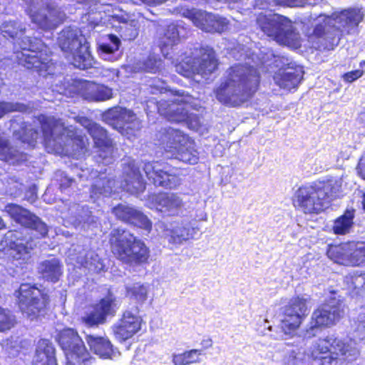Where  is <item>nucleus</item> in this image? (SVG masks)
<instances>
[{
    "label": "nucleus",
    "mask_w": 365,
    "mask_h": 365,
    "mask_svg": "<svg viewBox=\"0 0 365 365\" xmlns=\"http://www.w3.org/2000/svg\"><path fill=\"white\" fill-rule=\"evenodd\" d=\"M5 211L23 227L8 231L0 245L3 249L7 247L14 259L27 260L39 240L47 236L48 226L38 216L17 204H7Z\"/></svg>",
    "instance_id": "nucleus-1"
},
{
    "label": "nucleus",
    "mask_w": 365,
    "mask_h": 365,
    "mask_svg": "<svg viewBox=\"0 0 365 365\" xmlns=\"http://www.w3.org/2000/svg\"><path fill=\"white\" fill-rule=\"evenodd\" d=\"M1 34L5 38L14 41L20 39L19 46L21 51H16L19 64L27 69L35 70L41 76L53 73V62L51 51L38 38L23 36L26 31L25 25L18 19L4 21L0 27Z\"/></svg>",
    "instance_id": "nucleus-2"
},
{
    "label": "nucleus",
    "mask_w": 365,
    "mask_h": 365,
    "mask_svg": "<svg viewBox=\"0 0 365 365\" xmlns=\"http://www.w3.org/2000/svg\"><path fill=\"white\" fill-rule=\"evenodd\" d=\"M215 88L217 100L227 107H238L247 102L257 91L260 76L251 66L235 64L227 71Z\"/></svg>",
    "instance_id": "nucleus-3"
},
{
    "label": "nucleus",
    "mask_w": 365,
    "mask_h": 365,
    "mask_svg": "<svg viewBox=\"0 0 365 365\" xmlns=\"http://www.w3.org/2000/svg\"><path fill=\"white\" fill-rule=\"evenodd\" d=\"M141 168L148 180L155 187L173 189L180 184V178L176 175L164 170L163 165L158 161H141L139 163L129 160L123 163V167L124 179L120 183V187L123 190L131 195L143 192L146 184L140 172Z\"/></svg>",
    "instance_id": "nucleus-4"
},
{
    "label": "nucleus",
    "mask_w": 365,
    "mask_h": 365,
    "mask_svg": "<svg viewBox=\"0 0 365 365\" xmlns=\"http://www.w3.org/2000/svg\"><path fill=\"white\" fill-rule=\"evenodd\" d=\"M359 21V11L354 9L334 12L331 16L320 14L316 19L310 38L318 45L319 49L333 50L339 44L343 30L349 31L357 26Z\"/></svg>",
    "instance_id": "nucleus-5"
},
{
    "label": "nucleus",
    "mask_w": 365,
    "mask_h": 365,
    "mask_svg": "<svg viewBox=\"0 0 365 365\" xmlns=\"http://www.w3.org/2000/svg\"><path fill=\"white\" fill-rule=\"evenodd\" d=\"M341 180L330 178L299 187L295 192L294 205L304 213H319L327 209L341 194Z\"/></svg>",
    "instance_id": "nucleus-6"
},
{
    "label": "nucleus",
    "mask_w": 365,
    "mask_h": 365,
    "mask_svg": "<svg viewBox=\"0 0 365 365\" xmlns=\"http://www.w3.org/2000/svg\"><path fill=\"white\" fill-rule=\"evenodd\" d=\"M311 357L320 365H337L352 362L360 355L356 344L351 339H342L334 334L318 339L312 345Z\"/></svg>",
    "instance_id": "nucleus-7"
},
{
    "label": "nucleus",
    "mask_w": 365,
    "mask_h": 365,
    "mask_svg": "<svg viewBox=\"0 0 365 365\" xmlns=\"http://www.w3.org/2000/svg\"><path fill=\"white\" fill-rule=\"evenodd\" d=\"M176 95L179 98L175 99L171 103H162L158 104L152 101L147 103L145 110L155 113L158 111L164 115L169 121L174 123H185L187 127L197 130L201 125L200 116L190 112V108L198 110L199 104L192 96L185 91H177ZM147 115L149 113L147 112Z\"/></svg>",
    "instance_id": "nucleus-8"
},
{
    "label": "nucleus",
    "mask_w": 365,
    "mask_h": 365,
    "mask_svg": "<svg viewBox=\"0 0 365 365\" xmlns=\"http://www.w3.org/2000/svg\"><path fill=\"white\" fill-rule=\"evenodd\" d=\"M58 43L74 67L81 70L93 67L94 60L88 43L78 27L70 26L64 28L58 34Z\"/></svg>",
    "instance_id": "nucleus-9"
},
{
    "label": "nucleus",
    "mask_w": 365,
    "mask_h": 365,
    "mask_svg": "<svg viewBox=\"0 0 365 365\" xmlns=\"http://www.w3.org/2000/svg\"><path fill=\"white\" fill-rule=\"evenodd\" d=\"M344 308L340 296L335 291L330 292L324 302L313 312L304 338L314 337L322 328L334 324L344 315Z\"/></svg>",
    "instance_id": "nucleus-10"
},
{
    "label": "nucleus",
    "mask_w": 365,
    "mask_h": 365,
    "mask_svg": "<svg viewBox=\"0 0 365 365\" xmlns=\"http://www.w3.org/2000/svg\"><path fill=\"white\" fill-rule=\"evenodd\" d=\"M14 294L22 314L31 321L38 319L46 314L50 302L49 296L36 284L22 283Z\"/></svg>",
    "instance_id": "nucleus-11"
},
{
    "label": "nucleus",
    "mask_w": 365,
    "mask_h": 365,
    "mask_svg": "<svg viewBox=\"0 0 365 365\" xmlns=\"http://www.w3.org/2000/svg\"><path fill=\"white\" fill-rule=\"evenodd\" d=\"M257 22L261 30L277 43L288 46L299 43L300 35L287 17L277 14L259 15Z\"/></svg>",
    "instance_id": "nucleus-12"
},
{
    "label": "nucleus",
    "mask_w": 365,
    "mask_h": 365,
    "mask_svg": "<svg viewBox=\"0 0 365 365\" xmlns=\"http://www.w3.org/2000/svg\"><path fill=\"white\" fill-rule=\"evenodd\" d=\"M31 21L44 30L54 29L62 23L63 14L53 0H23Z\"/></svg>",
    "instance_id": "nucleus-13"
},
{
    "label": "nucleus",
    "mask_w": 365,
    "mask_h": 365,
    "mask_svg": "<svg viewBox=\"0 0 365 365\" xmlns=\"http://www.w3.org/2000/svg\"><path fill=\"white\" fill-rule=\"evenodd\" d=\"M56 340L64 351L66 365H87L89 363V353L76 330L63 329L58 332Z\"/></svg>",
    "instance_id": "nucleus-14"
},
{
    "label": "nucleus",
    "mask_w": 365,
    "mask_h": 365,
    "mask_svg": "<svg viewBox=\"0 0 365 365\" xmlns=\"http://www.w3.org/2000/svg\"><path fill=\"white\" fill-rule=\"evenodd\" d=\"M200 57L194 61L191 57H186L185 61H179L177 59L175 71L182 76L189 77L192 73L201 75L205 78H208L217 68V62L214 50L209 47H202Z\"/></svg>",
    "instance_id": "nucleus-15"
},
{
    "label": "nucleus",
    "mask_w": 365,
    "mask_h": 365,
    "mask_svg": "<svg viewBox=\"0 0 365 365\" xmlns=\"http://www.w3.org/2000/svg\"><path fill=\"white\" fill-rule=\"evenodd\" d=\"M329 259L345 266H365V242L349 241L330 245L327 251Z\"/></svg>",
    "instance_id": "nucleus-16"
},
{
    "label": "nucleus",
    "mask_w": 365,
    "mask_h": 365,
    "mask_svg": "<svg viewBox=\"0 0 365 365\" xmlns=\"http://www.w3.org/2000/svg\"><path fill=\"white\" fill-rule=\"evenodd\" d=\"M308 298L297 296L290 299L288 304L283 309V318L280 324L277 327L279 329V336L276 338H283L294 332L301 324L303 319L308 314Z\"/></svg>",
    "instance_id": "nucleus-17"
},
{
    "label": "nucleus",
    "mask_w": 365,
    "mask_h": 365,
    "mask_svg": "<svg viewBox=\"0 0 365 365\" xmlns=\"http://www.w3.org/2000/svg\"><path fill=\"white\" fill-rule=\"evenodd\" d=\"M138 307L125 310L111 327L115 339L122 343L132 338L141 329L142 319Z\"/></svg>",
    "instance_id": "nucleus-18"
},
{
    "label": "nucleus",
    "mask_w": 365,
    "mask_h": 365,
    "mask_svg": "<svg viewBox=\"0 0 365 365\" xmlns=\"http://www.w3.org/2000/svg\"><path fill=\"white\" fill-rule=\"evenodd\" d=\"M155 207L163 217H187L191 212L190 206L183 198L173 192L162 193L156 196Z\"/></svg>",
    "instance_id": "nucleus-19"
},
{
    "label": "nucleus",
    "mask_w": 365,
    "mask_h": 365,
    "mask_svg": "<svg viewBox=\"0 0 365 365\" xmlns=\"http://www.w3.org/2000/svg\"><path fill=\"white\" fill-rule=\"evenodd\" d=\"M93 140L94 145L98 148L96 161L108 165L113 161V148L112 140L108 137L107 130L98 123H93L88 133Z\"/></svg>",
    "instance_id": "nucleus-20"
},
{
    "label": "nucleus",
    "mask_w": 365,
    "mask_h": 365,
    "mask_svg": "<svg viewBox=\"0 0 365 365\" xmlns=\"http://www.w3.org/2000/svg\"><path fill=\"white\" fill-rule=\"evenodd\" d=\"M103 120L113 128L122 133L133 129L132 124L137 119L136 115L130 110L121 106L108 108L102 114Z\"/></svg>",
    "instance_id": "nucleus-21"
},
{
    "label": "nucleus",
    "mask_w": 365,
    "mask_h": 365,
    "mask_svg": "<svg viewBox=\"0 0 365 365\" xmlns=\"http://www.w3.org/2000/svg\"><path fill=\"white\" fill-rule=\"evenodd\" d=\"M68 222L73 225L76 230L91 235L98 230L100 225L99 219L93 215L92 211L87 205H77L75 212L71 213Z\"/></svg>",
    "instance_id": "nucleus-22"
},
{
    "label": "nucleus",
    "mask_w": 365,
    "mask_h": 365,
    "mask_svg": "<svg viewBox=\"0 0 365 365\" xmlns=\"http://www.w3.org/2000/svg\"><path fill=\"white\" fill-rule=\"evenodd\" d=\"M113 215L120 220L149 232L152 222L140 210L125 204H118L113 208Z\"/></svg>",
    "instance_id": "nucleus-23"
},
{
    "label": "nucleus",
    "mask_w": 365,
    "mask_h": 365,
    "mask_svg": "<svg viewBox=\"0 0 365 365\" xmlns=\"http://www.w3.org/2000/svg\"><path fill=\"white\" fill-rule=\"evenodd\" d=\"M190 17L195 24L202 31L209 33H222L228 24L226 18L202 11H190Z\"/></svg>",
    "instance_id": "nucleus-24"
},
{
    "label": "nucleus",
    "mask_w": 365,
    "mask_h": 365,
    "mask_svg": "<svg viewBox=\"0 0 365 365\" xmlns=\"http://www.w3.org/2000/svg\"><path fill=\"white\" fill-rule=\"evenodd\" d=\"M195 220L191 221L182 220L180 223L171 225L165 232V237L170 244L180 245L188 240L199 231Z\"/></svg>",
    "instance_id": "nucleus-25"
},
{
    "label": "nucleus",
    "mask_w": 365,
    "mask_h": 365,
    "mask_svg": "<svg viewBox=\"0 0 365 365\" xmlns=\"http://www.w3.org/2000/svg\"><path fill=\"white\" fill-rule=\"evenodd\" d=\"M41 133L43 138V141L46 146L56 147V149L64 150L66 147L67 140L66 138H69L68 136V132L66 131V136L63 133V129L58 127L53 120L50 118H46L41 121ZM66 132V130H63Z\"/></svg>",
    "instance_id": "nucleus-26"
},
{
    "label": "nucleus",
    "mask_w": 365,
    "mask_h": 365,
    "mask_svg": "<svg viewBox=\"0 0 365 365\" xmlns=\"http://www.w3.org/2000/svg\"><path fill=\"white\" fill-rule=\"evenodd\" d=\"M135 237L130 232L118 228L111 232L110 243L113 252L121 261L129 257L134 245Z\"/></svg>",
    "instance_id": "nucleus-27"
},
{
    "label": "nucleus",
    "mask_w": 365,
    "mask_h": 365,
    "mask_svg": "<svg viewBox=\"0 0 365 365\" xmlns=\"http://www.w3.org/2000/svg\"><path fill=\"white\" fill-rule=\"evenodd\" d=\"M157 138L160 142V145L165 150V155L173 153V150H175V147L181 145L187 141L188 136L181 130L172 127H165L157 133Z\"/></svg>",
    "instance_id": "nucleus-28"
},
{
    "label": "nucleus",
    "mask_w": 365,
    "mask_h": 365,
    "mask_svg": "<svg viewBox=\"0 0 365 365\" xmlns=\"http://www.w3.org/2000/svg\"><path fill=\"white\" fill-rule=\"evenodd\" d=\"M10 130L16 139L27 143L30 146H34L40 136L39 130L33 128L31 124L24 122L21 117H17L10 120Z\"/></svg>",
    "instance_id": "nucleus-29"
},
{
    "label": "nucleus",
    "mask_w": 365,
    "mask_h": 365,
    "mask_svg": "<svg viewBox=\"0 0 365 365\" xmlns=\"http://www.w3.org/2000/svg\"><path fill=\"white\" fill-rule=\"evenodd\" d=\"M111 287L101 290V297L94 306L108 319L113 317L121 306L120 297Z\"/></svg>",
    "instance_id": "nucleus-30"
},
{
    "label": "nucleus",
    "mask_w": 365,
    "mask_h": 365,
    "mask_svg": "<svg viewBox=\"0 0 365 365\" xmlns=\"http://www.w3.org/2000/svg\"><path fill=\"white\" fill-rule=\"evenodd\" d=\"M120 38L115 34H109L98 42V53L104 61L113 62L122 56Z\"/></svg>",
    "instance_id": "nucleus-31"
},
{
    "label": "nucleus",
    "mask_w": 365,
    "mask_h": 365,
    "mask_svg": "<svg viewBox=\"0 0 365 365\" xmlns=\"http://www.w3.org/2000/svg\"><path fill=\"white\" fill-rule=\"evenodd\" d=\"M81 95L90 102L106 101L113 98V90L104 85H96L90 81L78 82Z\"/></svg>",
    "instance_id": "nucleus-32"
},
{
    "label": "nucleus",
    "mask_w": 365,
    "mask_h": 365,
    "mask_svg": "<svg viewBox=\"0 0 365 365\" xmlns=\"http://www.w3.org/2000/svg\"><path fill=\"white\" fill-rule=\"evenodd\" d=\"M180 26L175 24H170L158 42V46L161 53L165 58H174V51L180 41Z\"/></svg>",
    "instance_id": "nucleus-33"
},
{
    "label": "nucleus",
    "mask_w": 365,
    "mask_h": 365,
    "mask_svg": "<svg viewBox=\"0 0 365 365\" xmlns=\"http://www.w3.org/2000/svg\"><path fill=\"white\" fill-rule=\"evenodd\" d=\"M63 264L56 257L45 259L38 265V272L45 281L56 283L63 274Z\"/></svg>",
    "instance_id": "nucleus-34"
},
{
    "label": "nucleus",
    "mask_w": 365,
    "mask_h": 365,
    "mask_svg": "<svg viewBox=\"0 0 365 365\" xmlns=\"http://www.w3.org/2000/svg\"><path fill=\"white\" fill-rule=\"evenodd\" d=\"M34 365H58L56 349L48 339L39 340L36 349Z\"/></svg>",
    "instance_id": "nucleus-35"
},
{
    "label": "nucleus",
    "mask_w": 365,
    "mask_h": 365,
    "mask_svg": "<svg viewBox=\"0 0 365 365\" xmlns=\"http://www.w3.org/2000/svg\"><path fill=\"white\" fill-rule=\"evenodd\" d=\"M115 180L108 178H97L90 187V198L95 202L101 197H107L116 191Z\"/></svg>",
    "instance_id": "nucleus-36"
},
{
    "label": "nucleus",
    "mask_w": 365,
    "mask_h": 365,
    "mask_svg": "<svg viewBox=\"0 0 365 365\" xmlns=\"http://www.w3.org/2000/svg\"><path fill=\"white\" fill-rule=\"evenodd\" d=\"M86 341L91 350L100 357L108 359L113 354V346L108 338L89 334Z\"/></svg>",
    "instance_id": "nucleus-37"
},
{
    "label": "nucleus",
    "mask_w": 365,
    "mask_h": 365,
    "mask_svg": "<svg viewBox=\"0 0 365 365\" xmlns=\"http://www.w3.org/2000/svg\"><path fill=\"white\" fill-rule=\"evenodd\" d=\"M173 150V153L167 155L168 158H174L185 163L195 165L199 160L197 151L194 148L192 143L187 139V143H182Z\"/></svg>",
    "instance_id": "nucleus-38"
},
{
    "label": "nucleus",
    "mask_w": 365,
    "mask_h": 365,
    "mask_svg": "<svg viewBox=\"0 0 365 365\" xmlns=\"http://www.w3.org/2000/svg\"><path fill=\"white\" fill-rule=\"evenodd\" d=\"M125 296L138 304H143L148 298L149 287L140 282L125 284Z\"/></svg>",
    "instance_id": "nucleus-39"
},
{
    "label": "nucleus",
    "mask_w": 365,
    "mask_h": 365,
    "mask_svg": "<svg viewBox=\"0 0 365 365\" xmlns=\"http://www.w3.org/2000/svg\"><path fill=\"white\" fill-rule=\"evenodd\" d=\"M302 75L303 72L301 67L291 68L282 73L279 81V85L284 89L291 91L296 88L300 83Z\"/></svg>",
    "instance_id": "nucleus-40"
},
{
    "label": "nucleus",
    "mask_w": 365,
    "mask_h": 365,
    "mask_svg": "<svg viewBox=\"0 0 365 365\" xmlns=\"http://www.w3.org/2000/svg\"><path fill=\"white\" fill-rule=\"evenodd\" d=\"M148 257L149 249L141 240L136 237L131 252H129V257L124 259L123 262L128 264H140L147 262Z\"/></svg>",
    "instance_id": "nucleus-41"
},
{
    "label": "nucleus",
    "mask_w": 365,
    "mask_h": 365,
    "mask_svg": "<svg viewBox=\"0 0 365 365\" xmlns=\"http://www.w3.org/2000/svg\"><path fill=\"white\" fill-rule=\"evenodd\" d=\"M354 210H346L343 215L338 217L333 223L332 231L335 235L349 233L354 226Z\"/></svg>",
    "instance_id": "nucleus-42"
},
{
    "label": "nucleus",
    "mask_w": 365,
    "mask_h": 365,
    "mask_svg": "<svg viewBox=\"0 0 365 365\" xmlns=\"http://www.w3.org/2000/svg\"><path fill=\"white\" fill-rule=\"evenodd\" d=\"M113 18L121 24L119 26V34L123 40L132 41L138 36V30L135 26V22L134 21H131L128 23L124 16L118 14L114 15Z\"/></svg>",
    "instance_id": "nucleus-43"
},
{
    "label": "nucleus",
    "mask_w": 365,
    "mask_h": 365,
    "mask_svg": "<svg viewBox=\"0 0 365 365\" xmlns=\"http://www.w3.org/2000/svg\"><path fill=\"white\" fill-rule=\"evenodd\" d=\"M78 259L81 265L91 272L98 273L105 267L102 259L93 250L88 251L83 257H80Z\"/></svg>",
    "instance_id": "nucleus-44"
},
{
    "label": "nucleus",
    "mask_w": 365,
    "mask_h": 365,
    "mask_svg": "<svg viewBox=\"0 0 365 365\" xmlns=\"http://www.w3.org/2000/svg\"><path fill=\"white\" fill-rule=\"evenodd\" d=\"M69 138H66L67 145H71L72 150L75 153H83L88 142V139L81 130L75 129L68 132Z\"/></svg>",
    "instance_id": "nucleus-45"
},
{
    "label": "nucleus",
    "mask_w": 365,
    "mask_h": 365,
    "mask_svg": "<svg viewBox=\"0 0 365 365\" xmlns=\"http://www.w3.org/2000/svg\"><path fill=\"white\" fill-rule=\"evenodd\" d=\"M106 320L107 318L94 305L82 317L83 323L88 327H97L106 323Z\"/></svg>",
    "instance_id": "nucleus-46"
},
{
    "label": "nucleus",
    "mask_w": 365,
    "mask_h": 365,
    "mask_svg": "<svg viewBox=\"0 0 365 365\" xmlns=\"http://www.w3.org/2000/svg\"><path fill=\"white\" fill-rule=\"evenodd\" d=\"M138 69L148 73H155L163 66L162 59L156 55H149L146 58L139 61Z\"/></svg>",
    "instance_id": "nucleus-47"
},
{
    "label": "nucleus",
    "mask_w": 365,
    "mask_h": 365,
    "mask_svg": "<svg viewBox=\"0 0 365 365\" xmlns=\"http://www.w3.org/2000/svg\"><path fill=\"white\" fill-rule=\"evenodd\" d=\"M146 90L148 93L151 94H158V93H163L168 91H170L172 92H175V96H176L177 91H173V90L168 89L167 83L159 78H152L148 81L146 85ZM179 98V96L177 95Z\"/></svg>",
    "instance_id": "nucleus-48"
},
{
    "label": "nucleus",
    "mask_w": 365,
    "mask_h": 365,
    "mask_svg": "<svg viewBox=\"0 0 365 365\" xmlns=\"http://www.w3.org/2000/svg\"><path fill=\"white\" fill-rule=\"evenodd\" d=\"M29 108L30 106L24 103L0 101V118L10 112L26 113Z\"/></svg>",
    "instance_id": "nucleus-49"
},
{
    "label": "nucleus",
    "mask_w": 365,
    "mask_h": 365,
    "mask_svg": "<svg viewBox=\"0 0 365 365\" xmlns=\"http://www.w3.org/2000/svg\"><path fill=\"white\" fill-rule=\"evenodd\" d=\"M16 324V317L11 312L0 307V332L11 329Z\"/></svg>",
    "instance_id": "nucleus-50"
},
{
    "label": "nucleus",
    "mask_w": 365,
    "mask_h": 365,
    "mask_svg": "<svg viewBox=\"0 0 365 365\" xmlns=\"http://www.w3.org/2000/svg\"><path fill=\"white\" fill-rule=\"evenodd\" d=\"M355 336L359 340L365 339V312L360 313L353 324Z\"/></svg>",
    "instance_id": "nucleus-51"
},
{
    "label": "nucleus",
    "mask_w": 365,
    "mask_h": 365,
    "mask_svg": "<svg viewBox=\"0 0 365 365\" xmlns=\"http://www.w3.org/2000/svg\"><path fill=\"white\" fill-rule=\"evenodd\" d=\"M56 180L59 185V188L61 192H66L73 184L74 180L68 177L66 172L63 170H58L55 173Z\"/></svg>",
    "instance_id": "nucleus-52"
},
{
    "label": "nucleus",
    "mask_w": 365,
    "mask_h": 365,
    "mask_svg": "<svg viewBox=\"0 0 365 365\" xmlns=\"http://www.w3.org/2000/svg\"><path fill=\"white\" fill-rule=\"evenodd\" d=\"M81 172L78 173L79 178L83 180H93L98 177V171L91 168H80Z\"/></svg>",
    "instance_id": "nucleus-53"
},
{
    "label": "nucleus",
    "mask_w": 365,
    "mask_h": 365,
    "mask_svg": "<svg viewBox=\"0 0 365 365\" xmlns=\"http://www.w3.org/2000/svg\"><path fill=\"white\" fill-rule=\"evenodd\" d=\"M364 74V71L360 69L354 70L347 73H345L342 78L344 81L347 83H352L357 79H359L360 77H361Z\"/></svg>",
    "instance_id": "nucleus-54"
},
{
    "label": "nucleus",
    "mask_w": 365,
    "mask_h": 365,
    "mask_svg": "<svg viewBox=\"0 0 365 365\" xmlns=\"http://www.w3.org/2000/svg\"><path fill=\"white\" fill-rule=\"evenodd\" d=\"M278 4L289 7H303L309 0H275Z\"/></svg>",
    "instance_id": "nucleus-55"
},
{
    "label": "nucleus",
    "mask_w": 365,
    "mask_h": 365,
    "mask_svg": "<svg viewBox=\"0 0 365 365\" xmlns=\"http://www.w3.org/2000/svg\"><path fill=\"white\" fill-rule=\"evenodd\" d=\"M185 358L186 365L195 363L198 361V356L200 352L197 349H191L187 351H185Z\"/></svg>",
    "instance_id": "nucleus-56"
},
{
    "label": "nucleus",
    "mask_w": 365,
    "mask_h": 365,
    "mask_svg": "<svg viewBox=\"0 0 365 365\" xmlns=\"http://www.w3.org/2000/svg\"><path fill=\"white\" fill-rule=\"evenodd\" d=\"M351 284L354 289H363L365 290V273L351 277Z\"/></svg>",
    "instance_id": "nucleus-57"
},
{
    "label": "nucleus",
    "mask_w": 365,
    "mask_h": 365,
    "mask_svg": "<svg viewBox=\"0 0 365 365\" xmlns=\"http://www.w3.org/2000/svg\"><path fill=\"white\" fill-rule=\"evenodd\" d=\"M36 197H37L36 187V186L33 185V186L30 187L29 189L26 192L25 198H26V200L29 202L32 203L35 201Z\"/></svg>",
    "instance_id": "nucleus-58"
},
{
    "label": "nucleus",
    "mask_w": 365,
    "mask_h": 365,
    "mask_svg": "<svg viewBox=\"0 0 365 365\" xmlns=\"http://www.w3.org/2000/svg\"><path fill=\"white\" fill-rule=\"evenodd\" d=\"M173 362L175 365H186L185 354H173Z\"/></svg>",
    "instance_id": "nucleus-59"
},
{
    "label": "nucleus",
    "mask_w": 365,
    "mask_h": 365,
    "mask_svg": "<svg viewBox=\"0 0 365 365\" xmlns=\"http://www.w3.org/2000/svg\"><path fill=\"white\" fill-rule=\"evenodd\" d=\"M78 121L82 126H83L86 129L87 133H88V130L90 127L92 125V124L96 123L95 122L91 121L86 117H81L79 118Z\"/></svg>",
    "instance_id": "nucleus-60"
},
{
    "label": "nucleus",
    "mask_w": 365,
    "mask_h": 365,
    "mask_svg": "<svg viewBox=\"0 0 365 365\" xmlns=\"http://www.w3.org/2000/svg\"><path fill=\"white\" fill-rule=\"evenodd\" d=\"M358 173L365 179V156L362 157L357 165Z\"/></svg>",
    "instance_id": "nucleus-61"
},
{
    "label": "nucleus",
    "mask_w": 365,
    "mask_h": 365,
    "mask_svg": "<svg viewBox=\"0 0 365 365\" xmlns=\"http://www.w3.org/2000/svg\"><path fill=\"white\" fill-rule=\"evenodd\" d=\"M144 4H148V5H159L161 4L165 3L168 0H140Z\"/></svg>",
    "instance_id": "nucleus-62"
},
{
    "label": "nucleus",
    "mask_w": 365,
    "mask_h": 365,
    "mask_svg": "<svg viewBox=\"0 0 365 365\" xmlns=\"http://www.w3.org/2000/svg\"><path fill=\"white\" fill-rule=\"evenodd\" d=\"M202 344L205 346V347L207 348V347H210L212 346V340L211 339H207V340H204L202 341Z\"/></svg>",
    "instance_id": "nucleus-63"
},
{
    "label": "nucleus",
    "mask_w": 365,
    "mask_h": 365,
    "mask_svg": "<svg viewBox=\"0 0 365 365\" xmlns=\"http://www.w3.org/2000/svg\"><path fill=\"white\" fill-rule=\"evenodd\" d=\"M361 198H362V200H361L362 207L365 212V192H364L362 194Z\"/></svg>",
    "instance_id": "nucleus-64"
}]
</instances>
